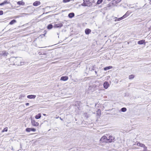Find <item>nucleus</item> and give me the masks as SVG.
I'll use <instances>...</instances> for the list:
<instances>
[{
	"instance_id": "1",
	"label": "nucleus",
	"mask_w": 151,
	"mask_h": 151,
	"mask_svg": "<svg viewBox=\"0 0 151 151\" xmlns=\"http://www.w3.org/2000/svg\"><path fill=\"white\" fill-rule=\"evenodd\" d=\"M22 59L21 58H15L14 57H12L10 58L9 60L10 61H14L15 62V63L14 64V65H17L18 66L21 65L23 63V62H21Z\"/></svg>"
},
{
	"instance_id": "2",
	"label": "nucleus",
	"mask_w": 151,
	"mask_h": 151,
	"mask_svg": "<svg viewBox=\"0 0 151 151\" xmlns=\"http://www.w3.org/2000/svg\"><path fill=\"white\" fill-rule=\"evenodd\" d=\"M83 2L82 5L84 6H90L91 5V3L89 0H83Z\"/></svg>"
},
{
	"instance_id": "3",
	"label": "nucleus",
	"mask_w": 151,
	"mask_h": 151,
	"mask_svg": "<svg viewBox=\"0 0 151 151\" xmlns=\"http://www.w3.org/2000/svg\"><path fill=\"white\" fill-rule=\"evenodd\" d=\"M100 140L102 142H108V139L105 136H103L100 139Z\"/></svg>"
},
{
	"instance_id": "4",
	"label": "nucleus",
	"mask_w": 151,
	"mask_h": 151,
	"mask_svg": "<svg viewBox=\"0 0 151 151\" xmlns=\"http://www.w3.org/2000/svg\"><path fill=\"white\" fill-rule=\"evenodd\" d=\"M31 122L33 126H37L39 124L38 123L35 121L33 120H31Z\"/></svg>"
},
{
	"instance_id": "5",
	"label": "nucleus",
	"mask_w": 151,
	"mask_h": 151,
	"mask_svg": "<svg viewBox=\"0 0 151 151\" xmlns=\"http://www.w3.org/2000/svg\"><path fill=\"white\" fill-rule=\"evenodd\" d=\"M114 139V138L113 137L110 135L109 137V139H108V140L109 141V142H113Z\"/></svg>"
},
{
	"instance_id": "6",
	"label": "nucleus",
	"mask_w": 151,
	"mask_h": 151,
	"mask_svg": "<svg viewBox=\"0 0 151 151\" xmlns=\"http://www.w3.org/2000/svg\"><path fill=\"white\" fill-rule=\"evenodd\" d=\"M26 131L28 132H29L31 131H32L34 132H35L36 131V129L34 128H28L26 129Z\"/></svg>"
},
{
	"instance_id": "7",
	"label": "nucleus",
	"mask_w": 151,
	"mask_h": 151,
	"mask_svg": "<svg viewBox=\"0 0 151 151\" xmlns=\"http://www.w3.org/2000/svg\"><path fill=\"white\" fill-rule=\"evenodd\" d=\"M63 26L62 23H58L57 24H54V27H61Z\"/></svg>"
},
{
	"instance_id": "8",
	"label": "nucleus",
	"mask_w": 151,
	"mask_h": 151,
	"mask_svg": "<svg viewBox=\"0 0 151 151\" xmlns=\"http://www.w3.org/2000/svg\"><path fill=\"white\" fill-rule=\"evenodd\" d=\"M109 83L107 82H105L104 83V87L105 89H107L109 87Z\"/></svg>"
},
{
	"instance_id": "9",
	"label": "nucleus",
	"mask_w": 151,
	"mask_h": 151,
	"mask_svg": "<svg viewBox=\"0 0 151 151\" xmlns=\"http://www.w3.org/2000/svg\"><path fill=\"white\" fill-rule=\"evenodd\" d=\"M40 4V2L38 1H36L33 3V5L35 6H37Z\"/></svg>"
},
{
	"instance_id": "10",
	"label": "nucleus",
	"mask_w": 151,
	"mask_h": 151,
	"mask_svg": "<svg viewBox=\"0 0 151 151\" xmlns=\"http://www.w3.org/2000/svg\"><path fill=\"white\" fill-rule=\"evenodd\" d=\"M68 76H62L60 80L63 81H66L68 80Z\"/></svg>"
},
{
	"instance_id": "11",
	"label": "nucleus",
	"mask_w": 151,
	"mask_h": 151,
	"mask_svg": "<svg viewBox=\"0 0 151 151\" xmlns=\"http://www.w3.org/2000/svg\"><path fill=\"white\" fill-rule=\"evenodd\" d=\"M36 97V95H29L27 96V98L29 99H35Z\"/></svg>"
},
{
	"instance_id": "12",
	"label": "nucleus",
	"mask_w": 151,
	"mask_h": 151,
	"mask_svg": "<svg viewBox=\"0 0 151 151\" xmlns=\"http://www.w3.org/2000/svg\"><path fill=\"white\" fill-rule=\"evenodd\" d=\"M91 32V29H86L85 30V33L86 35H88Z\"/></svg>"
},
{
	"instance_id": "13",
	"label": "nucleus",
	"mask_w": 151,
	"mask_h": 151,
	"mask_svg": "<svg viewBox=\"0 0 151 151\" xmlns=\"http://www.w3.org/2000/svg\"><path fill=\"white\" fill-rule=\"evenodd\" d=\"M137 145L139 146H140V147H143L144 148V147H146L145 146V145L144 144H142V143H140V142H138V143H137Z\"/></svg>"
},
{
	"instance_id": "14",
	"label": "nucleus",
	"mask_w": 151,
	"mask_h": 151,
	"mask_svg": "<svg viewBox=\"0 0 151 151\" xmlns=\"http://www.w3.org/2000/svg\"><path fill=\"white\" fill-rule=\"evenodd\" d=\"M9 3V2L7 0H5L3 2L0 4V5L2 6L4 4H8Z\"/></svg>"
},
{
	"instance_id": "15",
	"label": "nucleus",
	"mask_w": 151,
	"mask_h": 151,
	"mask_svg": "<svg viewBox=\"0 0 151 151\" xmlns=\"http://www.w3.org/2000/svg\"><path fill=\"white\" fill-rule=\"evenodd\" d=\"M74 15L75 14L73 13H71L68 14V16L70 18H72L74 17Z\"/></svg>"
},
{
	"instance_id": "16",
	"label": "nucleus",
	"mask_w": 151,
	"mask_h": 151,
	"mask_svg": "<svg viewBox=\"0 0 151 151\" xmlns=\"http://www.w3.org/2000/svg\"><path fill=\"white\" fill-rule=\"evenodd\" d=\"M145 42V40H142L139 41L138 42V44L139 45H142Z\"/></svg>"
},
{
	"instance_id": "17",
	"label": "nucleus",
	"mask_w": 151,
	"mask_h": 151,
	"mask_svg": "<svg viewBox=\"0 0 151 151\" xmlns=\"http://www.w3.org/2000/svg\"><path fill=\"white\" fill-rule=\"evenodd\" d=\"M17 4L18 5H24L25 4V3L24 2H23L22 1H19L17 2Z\"/></svg>"
},
{
	"instance_id": "18",
	"label": "nucleus",
	"mask_w": 151,
	"mask_h": 151,
	"mask_svg": "<svg viewBox=\"0 0 151 151\" xmlns=\"http://www.w3.org/2000/svg\"><path fill=\"white\" fill-rule=\"evenodd\" d=\"M112 68V66H109L108 67H105V68H104V69L105 70H108Z\"/></svg>"
},
{
	"instance_id": "19",
	"label": "nucleus",
	"mask_w": 151,
	"mask_h": 151,
	"mask_svg": "<svg viewBox=\"0 0 151 151\" xmlns=\"http://www.w3.org/2000/svg\"><path fill=\"white\" fill-rule=\"evenodd\" d=\"M41 117V114H38L37 115L35 116V118L36 119H38L40 118Z\"/></svg>"
},
{
	"instance_id": "20",
	"label": "nucleus",
	"mask_w": 151,
	"mask_h": 151,
	"mask_svg": "<svg viewBox=\"0 0 151 151\" xmlns=\"http://www.w3.org/2000/svg\"><path fill=\"white\" fill-rule=\"evenodd\" d=\"M16 21L14 19V20H12L10 22L9 24L12 25V24H13L14 23H16Z\"/></svg>"
},
{
	"instance_id": "21",
	"label": "nucleus",
	"mask_w": 151,
	"mask_h": 151,
	"mask_svg": "<svg viewBox=\"0 0 151 151\" xmlns=\"http://www.w3.org/2000/svg\"><path fill=\"white\" fill-rule=\"evenodd\" d=\"M8 54V53L6 52V51H4L3 52H2V54L3 55H4V56H7Z\"/></svg>"
},
{
	"instance_id": "22",
	"label": "nucleus",
	"mask_w": 151,
	"mask_h": 151,
	"mask_svg": "<svg viewBox=\"0 0 151 151\" xmlns=\"http://www.w3.org/2000/svg\"><path fill=\"white\" fill-rule=\"evenodd\" d=\"M25 95L24 94H21V95L19 97V99L21 100L23 98L25 97Z\"/></svg>"
},
{
	"instance_id": "23",
	"label": "nucleus",
	"mask_w": 151,
	"mask_h": 151,
	"mask_svg": "<svg viewBox=\"0 0 151 151\" xmlns=\"http://www.w3.org/2000/svg\"><path fill=\"white\" fill-rule=\"evenodd\" d=\"M127 110V109L126 108L123 107L121 109V111L123 112L126 111Z\"/></svg>"
},
{
	"instance_id": "24",
	"label": "nucleus",
	"mask_w": 151,
	"mask_h": 151,
	"mask_svg": "<svg viewBox=\"0 0 151 151\" xmlns=\"http://www.w3.org/2000/svg\"><path fill=\"white\" fill-rule=\"evenodd\" d=\"M52 27V25L51 24H49L47 27V28L48 29H51Z\"/></svg>"
},
{
	"instance_id": "25",
	"label": "nucleus",
	"mask_w": 151,
	"mask_h": 151,
	"mask_svg": "<svg viewBox=\"0 0 151 151\" xmlns=\"http://www.w3.org/2000/svg\"><path fill=\"white\" fill-rule=\"evenodd\" d=\"M134 77V75H130L129 76V79H133Z\"/></svg>"
},
{
	"instance_id": "26",
	"label": "nucleus",
	"mask_w": 151,
	"mask_h": 151,
	"mask_svg": "<svg viewBox=\"0 0 151 151\" xmlns=\"http://www.w3.org/2000/svg\"><path fill=\"white\" fill-rule=\"evenodd\" d=\"M103 0H98L97 2V4H99L101 3Z\"/></svg>"
},
{
	"instance_id": "27",
	"label": "nucleus",
	"mask_w": 151,
	"mask_h": 151,
	"mask_svg": "<svg viewBox=\"0 0 151 151\" xmlns=\"http://www.w3.org/2000/svg\"><path fill=\"white\" fill-rule=\"evenodd\" d=\"M129 15V14L127 12L123 16V17L124 18H125L126 17Z\"/></svg>"
},
{
	"instance_id": "28",
	"label": "nucleus",
	"mask_w": 151,
	"mask_h": 151,
	"mask_svg": "<svg viewBox=\"0 0 151 151\" xmlns=\"http://www.w3.org/2000/svg\"><path fill=\"white\" fill-rule=\"evenodd\" d=\"M8 130V128L7 127H5L4 129L2 131V132H7Z\"/></svg>"
},
{
	"instance_id": "29",
	"label": "nucleus",
	"mask_w": 151,
	"mask_h": 151,
	"mask_svg": "<svg viewBox=\"0 0 151 151\" xmlns=\"http://www.w3.org/2000/svg\"><path fill=\"white\" fill-rule=\"evenodd\" d=\"M124 17H123V16H122V17H120V18H119L118 19H117V21H120V20H121L123 19H124ZM117 20L116 19L115 20V21H116Z\"/></svg>"
},
{
	"instance_id": "30",
	"label": "nucleus",
	"mask_w": 151,
	"mask_h": 151,
	"mask_svg": "<svg viewBox=\"0 0 151 151\" xmlns=\"http://www.w3.org/2000/svg\"><path fill=\"white\" fill-rule=\"evenodd\" d=\"M84 116L85 117H86V118H88L89 117L87 113H84Z\"/></svg>"
},
{
	"instance_id": "31",
	"label": "nucleus",
	"mask_w": 151,
	"mask_h": 151,
	"mask_svg": "<svg viewBox=\"0 0 151 151\" xmlns=\"http://www.w3.org/2000/svg\"><path fill=\"white\" fill-rule=\"evenodd\" d=\"M70 0H63V2L64 3H66L67 2H68L70 1Z\"/></svg>"
},
{
	"instance_id": "32",
	"label": "nucleus",
	"mask_w": 151,
	"mask_h": 151,
	"mask_svg": "<svg viewBox=\"0 0 151 151\" xmlns=\"http://www.w3.org/2000/svg\"><path fill=\"white\" fill-rule=\"evenodd\" d=\"M95 65H93V68H92V69H91V70H91V71H92V70H95Z\"/></svg>"
},
{
	"instance_id": "33",
	"label": "nucleus",
	"mask_w": 151,
	"mask_h": 151,
	"mask_svg": "<svg viewBox=\"0 0 151 151\" xmlns=\"http://www.w3.org/2000/svg\"><path fill=\"white\" fill-rule=\"evenodd\" d=\"M3 14V12L2 11H0V15H2Z\"/></svg>"
},
{
	"instance_id": "34",
	"label": "nucleus",
	"mask_w": 151,
	"mask_h": 151,
	"mask_svg": "<svg viewBox=\"0 0 151 151\" xmlns=\"http://www.w3.org/2000/svg\"><path fill=\"white\" fill-rule=\"evenodd\" d=\"M122 0H115L116 2L117 3H118L119 2H120Z\"/></svg>"
},
{
	"instance_id": "35",
	"label": "nucleus",
	"mask_w": 151,
	"mask_h": 151,
	"mask_svg": "<svg viewBox=\"0 0 151 151\" xmlns=\"http://www.w3.org/2000/svg\"><path fill=\"white\" fill-rule=\"evenodd\" d=\"M142 151H147V147H144V150Z\"/></svg>"
},
{
	"instance_id": "36",
	"label": "nucleus",
	"mask_w": 151,
	"mask_h": 151,
	"mask_svg": "<svg viewBox=\"0 0 151 151\" xmlns=\"http://www.w3.org/2000/svg\"><path fill=\"white\" fill-rule=\"evenodd\" d=\"M22 15H29L30 14H26V13H23L22 14Z\"/></svg>"
},
{
	"instance_id": "37",
	"label": "nucleus",
	"mask_w": 151,
	"mask_h": 151,
	"mask_svg": "<svg viewBox=\"0 0 151 151\" xmlns=\"http://www.w3.org/2000/svg\"><path fill=\"white\" fill-rule=\"evenodd\" d=\"M29 103H26V106H28V105H29Z\"/></svg>"
},
{
	"instance_id": "38",
	"label": "nucleus",
	"mask_w": 151,
	"mask_h": 151,
	"mask_svg": "<svg viewBox=\"0 0 151 151\" xmlns=\"http://www.w3.org/2000/svg\"><path fill=\"white\" fill-rule=\"evenodd\" d=\"M95 73L96 74H97V71H95Z\"/></svg>"
},
{
	"instance_id": "39",
	"label": "nucleus",
	"mask_w": 151,
	"mask_h": 151,
	"mask_svg": "<svg viewBox=\"0 0 151 151\" xmlns=\"http://www.w3.org/2000/svg\"><path fill=\"white\" fill-rule=\"evenodd\" d=\"M60 119L61 120H63V119H61V117H60Z\"/></svg>"
},
{
	"instance_id": "40",
	"label": "nucleus",
	"mask_w": 151,
	"mask_h": 151,
	"mask_svg": "<svg viewBox=\"0 0 151 151\" xmlns=\"http://www.w3.org/2000/svg\"><path fill=\"white\" fill-rule=\"evenodd\" d=\"M43 115H44V116H45L46 115V114H43Z\"/></svg>"
},
{
	"instance_id": "41",
	"label": "nucleus",
	"mask_w": 151,
	"mask_h": 151,
	"mask_svg": "<svg viewBox=\"0 0 151 151\" xmlns=\"http://www.w3.org/2000/svg\"><path fill=\"white\" fill-rule=\"evenodd\" d=\"M45 34H46V33H45V34H44V36H45Z\"/></svg>"
},
{
	"instance_id": "42",
	"label": "nucleus",
	"mask_w": 151,
	"mask_h": 151,
	"mask_svg": "<svg viewBox=\"0 0 151 151\" xmlns=\"http://www.w3.org/2000/svg\"><path fill=\"white\" fill-rule=\"evenodd\" d=\"M150 1H151V0H150Z\"/></svg>"
}]
</instances>
